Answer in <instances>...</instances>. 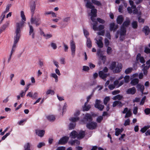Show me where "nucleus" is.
I'll return each instance as SVG.
<instances>
[{
  "instance_id": "nucleus-45",
  "label": "nucleus",
  "mask_w": 150,
  "mask_h": 150,
  "mask_svg": "<svg viewBox=\"0 0 150 150\" xmlns=\"http://www.w3.org/2000/svg\"><path fill=\"white\" fill-rule=\"evenodd\" d=\"M51 76L55 79V81L56 82H57L58 81V76L55 73L52 74Z\"/></svg>"
},
{
  "instance_id": "nucleus-1",
  "label": "nucleus",
  "mask_w": 150,
  "mask_h": 150,
  "mask_svg": "<svg viewBox=\"0 0 150 150\" xmlns=\"http://www.w3.org/2000/svg\"><path fill=\"white\" fill-rule=\"evenodd\" d=\"M93 120L91 115L89 113H86L81 122L83 124L86 123V127L90 129H93L96 128L97 123L94 122H91Z\"/></svg>"
},
{
  "instance_id": "nucleus-30",
  "label": "nucleus",
  "mask_w": 150,
  "mask_h": 150,
  "mask_svg": "<svg viewBox=\"0 0 150 150\" xmlns=\"http://www.w3.org/2000/svg\"><path fill=\"white\" fill-rule=\"evenodd\" d=\"M86 45L89 48H91L92 47V42L90 38H87Z\"/></svg>"
},
{
  "instance_id": "nucleus-16",
  "label": "nucleus",
  "mask_w": 150,
  "mask_h": 150,
  "mask_svg": "<svg viewBox=\"0 0 150 150\" xmlns=\"http://www.w3.org/2000/svg\"><path fill=\"white\" fill-rule=\"evenodd\" d=\"M136 92V90L134 87L130 88L127 89L126 93L128 94H131L132 95L135 93Z\"/></svg>"
},
{
  "instance_id": "nucleus-36",
  "label": "nucleus",
  "mask_w": 150,
  "mask_h": 150,
  "mask_svg": "<svg viewBox=\"0 0 150 150\" xmlns=\"http://www.w3.org/2000/svg\"><path fill=\"white\" fill-rule=\"evenodd\" d=\"M47 119L50 121H53L55 120V117L53 115H49L47 117Z\"/></svg>"
},
{
  "instance_id": "nucleus-61",
  "label": "nucleus",
  "mask_w": 150,
  "mask_h": 150,
  "mask_svg": "<svg viewBox=\"0 0 150 150\" xmlns=\"http://www.w3.org/2000/svg\"><path fill=\"white\" fill-rule=\"evenodd\" d=\"M119 84V81L118 80H116L113 83V85L115 86V87H116L117 88V86L118 85V84Z\"/></svg>"
},
{
  "instance_id": "nucleus-3",
  "label": "nucleus",
  "mask_w": 150,
  "mask_h": 150,
  "mask_svg": "<svg viewBox=\"0 0 150 150\" xmlns=\"http://www.w3.org/2000/svg\"><path fill=\"white\" fill-rule=\"evenodd\" d=\"M130 22L129 19L128 18L123 22L122 25L121 26L120 31V38L121 40L123 41L125 39L126 32V27H128L129 25Z\"/></svg>"
},
{
  "instance_id": "nucleus-35",
  "label": "nucleus",
  "mask_w": 150,
  "mask_h": 150,
  "mask_svg": "<svg viewBox=\"0 0 150 150\" xmlns=\"http://www.w3.org/2000/svg\"><path fill=\"white\" fill-rule=\"evenodd\" d=\"M76 123H71L69 125V129L71 130L74 129L76 126Z\"/></svg>"
},
{
  "instance_id": "nucleus-27",
  "label": "nucleus",
  "mask_w": 150,
  "mask_h": 150,
  "mask_svg": "<svg viewBox=\"0 0 150 150\" xmlns=\"http://www.w3.org/2000/svg\"><path fill=\"white\" fill-rule=\"evenodd\" d=\"M71 145L77 146L79 145L80 142L78 140H75L69 142Z\"/></svg>"
},
{
  "instance_id": "nucleus-13",
  "label": "nucleus",
  "mask_w": 150,
  "mask_h": 150,
  "mask_svg": "<svg viewBox=\"0 0 150 150\" xmlns=\"http://www.w3.org/2000/svg\"><path fill=\"white\" fill-rule=\"evenodd\" d=\"M69 139V137H64L60 139L58 142V144H64L67 143Z\"/></svg>"
},
{
  "instance_id": "nucleus-5",
  "label": "nucleus",
  "mask_w": 150,
  "mask_h": 150,
  "mask_svg": "<svg viewBox=\"0 0 150 150\" xmlns=\"http://www.w3.org/2000/svg\"><path fill=\"white\" fill-rule=\"evenodd\" d=\"M97 10L96 9L94 8L91 9V14L90 15L91 16V19L92 21L93 22V28L94 30H97V28L96 27V25L98 23L95 18L97 16Z\"/></svg>"
},
{
  "instance_id": "nucleus-50",
  "label": "nucleus",
  "mask_w": 150,
  "mask_h": 150,
  "mask_svg": "<svg viewBox=\"0 0 150 150\" xmlns=\"http://www.w3.org/2000/svg\"><path fill=\"white\" fill-rule=\"evenodd\" d=\"M45 144L44 142H40L37 145V147L38 148H40L42 146H45Z\"/></svg>"
},
{
  "instance_id": "nucleus-11",
  "label": "nucleus",
  "mask_w": 150,
  "mask_h": 150,
  "mask_svg": "<svg viewBox=\"0 0 150 150\" xmlns=\"http://www.w3.org/2000/svg\"><path fill=\"white\" fill-rule=\"evenodd\" d=\"M28 25L29 27V35H31L32 38L33 39H34L35 38V33L34 30V28L30 23H28Z\"/></svg>"
},
{
  "instance_id": "nucleus-18",
  "label": "nucleus",
  "mask_w": 150,
  "mask_h": 150,
  "mask_svg": "<svg viewBox=\"0 0 150 150\" xmlns=\"http://www.w3.org/2000/svg\"><path fill=\"white\" fill-rule=\"evenodd\" d=\"M88 103H85L83 106L82 107V110L83 111H88L91 108V107L90 105H88Z\"/></svg>"
},
{
  "instance_id": "nucleus-31",
  "label": "nucleus",
  "mask_w": 150,
  "mask_h": 150,
  "mask_svg": "<svg viewBox=\"0 0 150 150\" xmlns=\"http://www.w3.org/2000/svg\"><path fill=\"white\" fill-rule=\"evenodd\" d=\"M85 132L84 131H81L78 134V138H82L85 136Z\"/></svg>"
},
{
  "instance_id": "nucleus-19",
  "label": "nucleus",
  "mask_w": 150,
  "mask_h": 150,
  "mask_svg": "<svg viewBox=\"0 0 150 150\" xmlns=\"http://www.w3.org/2000/svg\"><path fill=\"white\" fill-rule=\"evenodd\" d=\"M36 133L39 136L42 137L44 136L45 131L43 130H36Z\"/></svg>"
},
{
  "instance_id": "nucleus-44",
  "label": "nucleus",
  "mask_w": 150,
  "mask_h": 150,
  "mask_svg": "<svg viewBox=\"0 0 150 150\" xmlns=\"http://www.w3.org/2000/svg\"><path fill=\"white\" fill-rule=\"evenodd\" d=\"M132 114V112L130 110H129L128 112L126 113L125 117L126 118L127 117H129L131 116V115Z\"/></svg>"
},
{
  "instance_id": "nucleus-64",
  "label": "nucleus",
  "mask_w": 150,
  "mask_h": 150,
  "mask_svg": "<svg viewBox=\"0 0 150 150\" xmlns=\"http://www.w3.org/2000/svg\"><path fill=\"white\" fill-rule=\"evenodd\" d=\"M65 148L64 147L61 146L58 147L56 150H65Z\"/></svg>"
},
{
  "instance_id": "nucleus-20",
  "label": "nucleus",
  "mask_w": 150,
  "mask_h": 150,
  "mask_svg": "<svg viewBox=\"0 0 150 150\" xmlns=\"http://www.w3.org/2000/svg\"><path fill=\"white\" fill-rule=\"evenodd\" d=\"M118 28L117 25H115L114 23H111L110 24V30L111 31H115Z\"/></svg>"
},
{
  "instance_id": "nucleus-22",
  "label": "nucleus",
  "mask_w": 150,
  "mask_h": 150,
  "mask_svg": "<svg viewBox=\"0 0 150 150\" xmlns=\"http://www.w3.org/2000/svg\"><path fill=\"white\" fill-rule=\"evenodd\" d=\"M123 18L122 15L119 16L117 18V23L119 24H121L123 21Z\"/></svg>"
},
{
  "instance_id": "nucleus-34",
  "label": "nucleus",
  "mask_w": 150,
  "mask_h": 150,
  "mask_svg": "<svg viewBox=\"0 0 150 150\" xmlns=\"http://www.w3.org/2000/svg\"><path fill=\"white\" fill-rule=\"evenodd\" d=\"M91 1L93 3L97 6H100L101 5V3L98 1L92 0Z\"/></svg>"
},
{
  "instance_id": "nucleus-51",
  "label": "nucleus",
  "mask_w": 150,
  "mask_h": 150,
  "mask_svg": "<svg viewBox=\"0 0 150 150\" xmlns=\"http://www.w3.org/2000/svg\"><path fill=\"white\" fill-rule=\"evenodd\" d=\"M11 6V4H8L6 6V10L4 12L6 13L8 12L9 11V9Z\"/></svg>"
},
{
  "instance_id": "nucleus-12",
  "label": "nucleus",
  "mask_w": 150,
  "mask_h": 150,
  "mask_svg": "<svg viewBox=\"0 0 150 150\" xmlns=\"http://www.w3.org/2000/svg\"><path fill=\"white\" fill-rule=\"evenodd\" d=\"M99 76L102 79L105 81L106 78L108 76V74L105 73L103 71H100L98 72Z\"/></svg>"
},
{
  "instance_id": "nucleus-62",
  "label": "nucleus",
  "mask_w": 150,
  "mask_h": 150,
  "mask_svg": "<svg viewBox=\"0 0 150 150\" xmlns=\"http://www.w3.org/2000/svg\"><path fill=\"white\" fill-rule=\"evenodd\" d=\"M105 45L106 46H108L109 45V40L106 39L105 38Z\"/></svg>"
},
{
  "instance_id": "nucleus-43",
  "label": "nucleus",
  "mask_w": 150,
  "mask_h": 150,
  "mask_svg": "<svg viewBox=\"0 0 150 150\" xmlns=\"http://www.w3.org/2000/svg\"><path fill=\"white\" fill-rule=\"evenodd\" d=\"M112 50L111 47L108 46L107 47V52L108 54L110 55L111 54L112 52Z\"/></svg>"
},
{
  "instance_id": "nucleus-39",
  "label": "nucleus",
  "mask_w": 150,
  "mask_h": 150,
  "mask_svg": "<svg viewBox=\"0 0 150 150\" xmlns=\"http://www.w3.org/2000/svg\"><path fill=\"white\" fill-rule=\"evenodd\" d=\"M110 98L109 97H105L104 99L103 102L105 105H106L108 102L110 100Z\"/></svg>"
},
{
  "instance_id": "nucleus-48",
  "label": "nucleus",
  "mask_w": 150,
  "mask_h": 150,
  "mask_svg": "<svg viewBox=\"0 0 150 150\" xmlns=\"http://www.w3.org/2000/svg\"><path fill=\"white\" fill-rule=\"evenodd\" d=\"M103 119V117L102 116H99L97 117L96 120L98 123H100Z\"/></svg>"
},
{
  "instance_id": "nucleus-40",
  "label": "nucleus",
  "mask_w": 150,
  "mask_h": 150,
  "mask_svg": "<svg viewBox=\"0 0 150 150\" xmlns=\"http://www.w3.org/2000/svg\"><path fill=\"white\" fill-rule=\"evenodd\" d=\"M149 128V127L148 126H144L143 128H142L141 130L140 131L142 132V133H144L146 132V131Z\"/></svg>"
},
{
  "instance_id": "nucleus-57",
  "label": "nucleus",
  "mask_w": 150,
  "mask_h": 150,
  "mask_svg": "<svg viewBox=\"0 0 150 150\" xmlns=\"http://www.w3.org/2000/svg\"><path fill=\"white\" fill-rule=\"evenodd\" d=\"M89 70V67L87 66H83V70L85 71H88Z\"/></svg>"
},
{
  "instance_id": "nucleus-23",
  "label": "nucleus",
  "mask_w": 150,
  "mask_h": 150,
  "mask_svg": "<svg viewBox=\"0 0 150 150\" xmlns=\"http://www.w3.org/2000/svg\"><path fill=\"white\" fill-rule=\"evenodd\" d=\"M78 133L75 131L74 130L70 134V136L71 138L74 139L76 137H78Z\"/></svg>"
},
{
  "instance_id": "nucleus-10",
  "label": "nucleus",
  "mask_w": 150,
  "mask_h": 150,
  "mask_svg": "<svg viewBox=\"0 0 150 150\" xmlns=\"http://www.w3.org/2000/svg\"><path fill=\"white\" fill-rule=\"evenodd\" d=\"M80 111L79 110L76 111L74 114V116L75 117L70 118V121L73 122L77 121L79 120V118L78 117Z\"/></svg>"
},
{
  "instance_id": "nucleus-9",
  "label": "nucleus",
  "mask_w": 150,
  "mask_h": 150,
  "mask_svg": "<svg viewBox=\"0 0 150 150\" xmlns=\"http://www.w3.org/2000/svg\"><path fill=\"white\" fill-rule=\"evenodd\" d=\"M36 4L35 1H32L30 2V7L31 13V16H33L36 8Z\"/></svg>"
},
{
  "instance_id": "nucleus-38",
  "label": "nucleus",
  "mask_w": 150,
  "mask_h": 150,
  "mask_svg": "<svg viewBox=\"0 0 150 150\" xmlns=\"http://www.w3.org/2000/svg\"><path fill=\"white\" fill-rule=\"evenodd\" d=\"M133 70L132 68L130 67L126 69L125 71V73L126 74H128L131 73Z\"/></svg>"
},
{
  "instance_id": "nucleus-56",
  "label": "nucleus",
  "mask_w": 150,
  "mask_h": 150,
  "mask_svg": "<svg viewBox=\"0 0 150 150\" xmlns=\"http://www.w3.org/2000/svg\"><path fill=\"white\" fill-rule=\"evenodd\" d=\"M144 52L146 53H150V49L147 47H146L145 48Z\"/></svg>"
},
{
  "instance_id": "nucleus-24",
  "label": "nucleus",
  "mask_w": 150,
  "mask_h": 150,
  "mask_svg": "<svg viewBox=\"0 0 150 150\" xmlns=\"http://www.w3.org/2000/svg\"><path fill=\"white\" fill-rule=\"evenodd\" d=\"M86 1H87V3L86 6L87 8H88L90 9H93L94 8V6L92 5L91 3L89 0H87Z\"/></svg>"
},
{
  "instance_id": "nucleus-8",
  "label": "nucleus",
  "mask_w": 150,
  "mask_h": 150,
  "mask_svg": "<svg viewBox=\"0 0 150 150\" xmlns=\"http://www.w3.org/2000/svg\"><path fill=\"white\" fill-rule=\"evenodd\" d=\"M101 101L100 100L96 99L94 104L95 107L100 111H102L104 108V106L101 105Z\"/></svg>"
},
{
  "instance_id": "nucleus-29",
  "label": "nucleus",
  "mask_w": 150,
  "mask_h": 150,
  "mask_svg": "<svg viewBox=\"0 0 150 150\" xmlns=\"http://www.w3.org/2000/svg\"><path fill=\"white\" fill-rule=\"evenodd\" d=\"M21 17L22 18V21H21L20 23H19L20 24L21 23L22 21H23L24 22V23H25V21H26V19L25 16L24 15V12L23 11H21ZM23 25L24 24H23ZM20 26H21V24H20Z\"/></svg>"
},
{
  "instance_id": "nucleus-42",
  "label": "nucleus",
  "mask_w": 150,
  "mask_h": 150,
  "mask_svg": "<svg viewBox=\"0 0 150 150\" xmlns=\"http://www.w3.org/2000/svg\"><path fill=\"white\" fill-rule=\"evenodd\" d=\"M62 45L64 47V51L65 52H67L68 51V49L69 48L67 45L64 42H63Z\"/></svg>"
},
{
  "instance_id": "nucleus-15",
  "label": "nucleus",
  "mask_w": 150,
  "mask_h": 150,
  "mask_svg": "<svg viewBox=\"0 0 150 150\" xmlns=\"http://www.w3.org/2000/svg\"><path fill=\"white\" fill-rule=\"evenodd\" d=\"M145 64H142L141 67L143 68L142 69V71L143 72V73L144 75H146L147 73V70L149 69V67H150V65L148 66H145Z\"/></svg>"
},
{
  "instance_id": "nucleus-32",
  "label": "nucleus",
  "mask_w": 150,
  "mask_h": 150,
  "mask_svg": "<svg viewBox=\"0 0 150 150\" xmlns=\"http://www.w3.org/2000/svg\"><path fill=\"white\" fill-rule=\"evenodd\" d=\"M30 144L29 143L25 144L24 145L25 150H30Z\"/></svg>"
},
{
  "instance_id": "nucleus-25",
  "label": "nucleus",
  "mask_w": 150,
  "mask_h": 150,
  "mask_svg": "<svg viewBox=\"0 0 150 150\" xmlns=\"http://www.w3.org/2000/svg\"><path fill=\"white\" fill-rule=\"evenodd\" d=\"M95 40L96 41V43L98 45V47L100 48H101L103 47V44L102 41L100 40H98L96 39H95Z\"/></svg>"
},
{
  "instance_id": "nucleus-14",
  "label": "nucleus",
  "mask_w": 150,
  "mask_h": 150,
  "mask_svg": "<svg viewBox=\"0 0 150 150\" xmlns=\"http://www.w3.org/2000/svg\"><path fill=\"white\" fill-rule=\"evenodd\" d=\"M136 59L137 61H139L141 63L144 64L145 62V60L143 57L141 56L140 53H138L136 57Z\"/></svg>"
},
{
  "instance_id": "nucleus-46",
  "label": "nucleus",
  "mask_w": 150,
  "mask_h": 150,
  "mask_svg": "<svg viewBox=\"0 0 150 150\" xmlns=\"http://www.w3.org/2000/svg\"><path fill=\"white\" fill-rule=\"evenodd\" d=\"M97 24L96 25V27L97 28V30H96L100 31L103 30V29H104V26L103 25H100L98 26V27H97ZM95 31H96V30Z\"/></svg>"
},
{
  "instance_id": "nucleus-63",
  "label": "nucleus",
  "mask_w": 150,
  "mask_h": 150,
  "mask_svg": "<svg viewBox=\"0 0 150 150\" xmlns=\"http://www.w3.org/2000/svg\"><path fill=\"white\" fill-rule=\"evenodd\" d=\"M115 87V86L113 84H110L109 85L108 88L110 90L113 89Z\"/></svg>"
},
{
  "instance_id": "nucleus-41",
  "label": "nucleus",
  "mask_w": 150,
  "mask_h": 150,
  "mask_svg": "<svg viewBox=\"0 0 150 150\" xmlns=\"http://www.w3.org/2000/svg\"><path fill=\"white\" fill-rule=\"evenodd\" d=\"M54 91L50 89L47 90L46 92V94L47 95L51 94V95H54Z\"/></svg>"
},
{
  "instance_id": "nucleus-37",
  "label": "nucleus",
  "mask_w": 150,
  "mask_h": 150,
  "mask_svg": "<svg viewBox=\"0 0 150 150\" xmlns=\"http://www.w3.org/2000/svg\"><path fill=\"white\" fill-rule=\"evenodd\" d=\"M115 135L117 136H118L122 132V131H121L120 129L118 128H115Z\"/></svg>"
},
{
  "instance_id": "nucleus-60",
  "label": "nucleus",
  "mask_w": 150,
  "mask_h": 150,
  "mask_svg": "<svg viewBox=\"0 0 150 150\" xmlns=\"http://www.w3.org/2000/svg\"><path fill=\"white\" fill-rule=\"evenodd\" d=\"M138 108L137 107H135L133 110V113L134 114L136 115L137 113Z\"/></svg>"
},
{
  "instance_id": "nucleus-26",
  "label": "nucleus",
  "mask_w": 150,
  "mask_h": 150,
  "mask_svg": "<svg viewBox=\"0 0 150 150\" xmlns=\"http://www.w3.org/2000/svg\"><path fill=\"white\" fill-rule=\"evenodd\" d=\"M143 30L146 35H148L150 32L149 26H144L143 28Z\"/></svg>"
},
{
  "instance_id": "nucleus-4",
  "label": "nucleus",
  "mask_w": 150,
  "mask_h": 150,
  "mask_svg": "<svg viewBox=\"0 0 150 150\" xmlns=\"http://www.w3.org/2000/svg\"><path fill=\"white\" fill-rule=\"evenodd\" d=\"M122 65L120 63H117V64L115 62H113L110 66V69L113 70L114 73H118L121 70Z\"/></svg>"
},
{
  "instance_id": "nucleus-7",
  "label": "nucleus",
  "mask_w": 150,
  "mask_h": 150,
  "mask_svg": "<svg viewBox=\"0 0 150 150\" xmlns=\"http://www.w3.org/2000/svg\"><path fill=\"white\" fill-rule=\"evenodd\" d=\"M70 46L71 51V55L72 57H74L76 51L75 43L73 40H72L70 41Z\"/></svg>"
},
{
  "instance_id": "nucleus-2",
  "label": "nucleus",
  "mask_w": 150,
  "mask_h": 150,
  "mask_svg": "<svg viewBox=\"0 0 150 150\" xmlns=\"http://www.w3.org/2000/svg\"><path fill=\"white\" fill-rule=\"evenodd\" d=\"M24 23L23 21H22L21 23V26L20 24L18 23H16V25L15 30V35L14 37V43L12 47V48L14 49L16 46V44L18 42L21 37V28L23 26Z\"/></svg>"
},
{
  "instance_id": "nucleus-55",
  "label": "nucleus",
  "mask_w": 150,
  "mask_h": 150,
  "mask_svg": "<svg viewBox=\"0 0 150 150\" xmlns=\"http://www.w3.org/2000/svg\"><path fill=\"white\" fill-rule=\"evenodd\" d=\"M144 112L146 115H149L150 114V109L149 108H146L144 110Z\"/></svg>"
},
{
  "instance_id": "nucleus-17",
  "label": "nucleus",
  "mask_w": 150,
  "mask_h": 150,
  "mask_svg": "<svg viewBox=\"0 0 150 150\" xmlns=\"http://www.w3.org/2000/svg\"><path fill=\"white\" fill-rule=\"evenodd\" d=\"M123 104H122V103L118 101H115L113 103L112 106L114 107L116 106L121 108L123 106Z\"/></svg>"
},
{
  "instance_id": "nucleus-58",
  "label": "nucleus",
  "mask_w": 150,
  "mask_h": 150,
  "mask_svg": "<svg viewBox=\"0 0 150 150\" xmlns=\"http://www.w3.org/2000/svg\"><path fill=\"white\" fill-rule=\"evenodd\" d=\"M97 20L98 22L101 23L103 24L105 22V21L104 20L100 18H97Z\"/></svg>"
},
{
  "instance_id": "nucleus-21",
  "label": "nucleus",
  "mask_w": 150,
  "mask_h": 150,
  "mask_svg": "<svg viewBox=\"0 0 150 150\" xmlns=\"http://www.w3.org/2000/svg\"><path fill=\"white\" fill-rule=\"evenodd\" d=\"M136 87L138 90H140L142 93V94H143V91L144 87L143 85L138 84H137Z\"/></svg>"
},
{
  "instance_id": "nucleus-33",
  "label": "nucleus",
  "mask_w": 150,
  "mask_h": 150,
  "mask_svg": "<svg viewBox=\"0 0 150 150\" xmlns=\"http://www.w3.org/2000/svg\"><path fill=\"white\" fill-rule=\"evenodd\" d=\"M122 96L120 94L114 96L113 98V99L114 100H120L122 98Z\"/></svg>"
},
{
  "instance_id": "nucleus-53",
  "label": "nucleus",
  "mask_w": 150,
  "mask_h": 150,
  "mask_svg": "<svg viewBox=\"0 0 150 150\" xmlns=\"http://www.w3.org/2000/svg\"><path fill=\"white\" fill-rule=\"evenodd\" d=\"M146 99V96H144L142 99L140 103V104L141 105H143L145 102V100Z\"/></svg>"
},
{
  "instance_id": "nucleus-49",
  "label": "nucleus",
  "mask_w": 150,
  "mask_h": 150,
  "mask_svg": "<svg viewBox=\"0 0 150 150\" xmlns=\"http://www.w3.org/2000/svg\"><path fill=\"white\" fill-rule=\"evenodd\" d=\"M132 25L133 28H136L138 26L137 22L136 21H133L132 23Z\"/></svg>"
},
{
  "instance_id": "nucleus-59",
  "label": "nucleus",
  "mask_w": 150,
  "mask_h": 150,
  "mask_svg": "<svg viewBox=\"0 0 150 150\" xmlns=\"http://www.w3.org/2000/svg\"><path fill=\"white\" fill-rule=\"evenodd\" d=\"M70 20V17H67L64 18L63 19V21L64 22H68Z\"/></svg>"
},
{
  "instance_id": "nucleus-52",
  "label": "nucleus",
  "mask_w": 150,
  "mask_h": 150,
  "mask_svg": "<svg viewBox=\"0 0 150 150\" xmlns=\"http://www.w3.org/2000/svg\"><path fill=\"white\" fill-rule=\"evenodd\" d=\"M130 120L129 119H128L125 120L124 125L125 126L129 125L130 124Z\"/></svg>"
},
{
  "instance_id": "nucleus-47",
  "label": "nucleus",
  "mask_w": 150,
  "mask_h": 150,
  "mask_svg": "<svg viewBox=\"0 0 150 150\" xmlns=\"http://www.w3.org/2000/svg\"><path fill=\"white\" fill-rule=\"evenodd\" d=\"M125 82L126 83H128L129 81L130 77L129 76L126 75L125 77H124Z\"/></svg>"
},
{
  "instance_id": "nucleus-28",
  "label": "nucleus",
  "mask_w": 150,
  "mask_h": 150,
  "mask_svg": "<svg viewBox=\"0 0 150 150\" xmlns=\"http://www.w3.org/2000/svg\"><path fill=\"white\" fill-rule=\"evenodd\" d=\"M139 82V80L138 79H134L131 81L130 83L132 85L134 86L138 84Z\"/></svg>"
},
{
  "instance_id": "nucleus-6",
  "label": "nucleus",
  "mask_w": 150,
  "mask_h": 150,
  "mask_svg": "<svg viewBox=\"0 0 150 150\" xmlns=\"http://www.w3.org/2000/svg\"><path fill=\"white\" fill-rule=\"evenodd\" d=\"M33 16H31L30 22L32 24H35L36 27H38L41 23V18L40 17V15L38 14L37 16L33 17Z\"/></svg>"
},
{
  "instance_id": "nucleus-54",
  "label": "nucleus",
  "mask_w": 150,
  "mask_h": 150,
  "mask_svg": "<svg viewBox=\"0 0 150 150\" xmlns=\"http://www.w3.org/2000/svg\"><path fill=\"white\" fill-rule=\"evenodd\" d=\"M51 47L54 50H55L57 48V46L56 44L53 42H51Z\"/></svg>"
}]
</instances>
